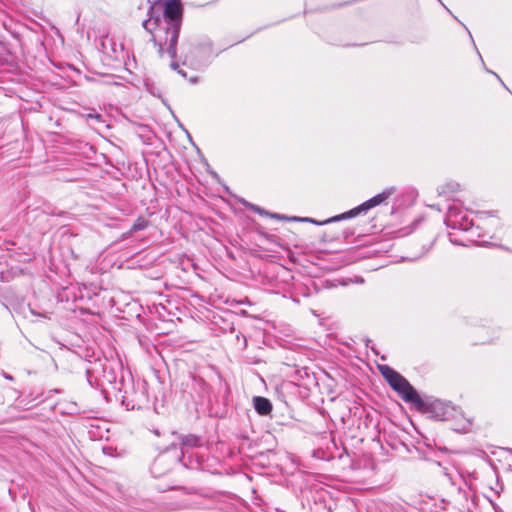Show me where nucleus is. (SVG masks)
<instances>
[{
	"instance_id": "obj_1",
	"label": "nucleus",
	"mask_w": 512,
	"mask_h": 512,
	"mask_svg": "<svg viewBox=\"0 0 512 512\" xmlns=\"http://www.w3.org/2000/svg\"><path fill=\"white\" fill-rule=\"evenodd\" d=\"M183 14L182 0H155L149 6L148 18L143 21L142 26L151 34V40L158 48L159 56L170 58V68L183 78H187L186 72L179 68L180 63L176 60Z\"/></svg>"
},
{
	"instance_id": "obj_2",
	"label": "nucleus",
	"mask_w": 512,
	"mask_h": 512,
	"mask_svg": "<svg viewBox=\"0 0 512 512\" xmlns=\"http://www.w3.org/2000/svg\"><path fill=\"white\" fill-rule=\"evenodd\" d=\"M87 381L94 387H104L111 385L114 390L126 381V374H131L123 367L119 359H105L103 362L94 363L93 366L86 369Z\"/></svg>"
},
{
	"instance_id": "obj_3",
	"label": "nucleus",
	"mask_w": 512,
	"mask_h": 512,
	"mask_svg": "<svg viewBox=\"0 0 512 512\" xmlns=\"http://www.w3.org/2000/svg\"><path fill=\"white\" fill-rule=\"evenodd\" d=\"M445 224L448 228L461 231L465 234L463 240L454 238V234L450 233V241L454 244L466 245V242H479L485 236L482 227L475 225L470 213L458 204L448 207L445 217Z\"/></svg>"
},
{
	"instance_id": "obj_4",
	"label": "nucleus",
	"mask_w": 512,
	"mask_h": 512,
	"mask_svg": "<svg viewBox=\"0 0 512 512\" xmlns=\"http://www.w3.org/2000/svg\"><path fill=\"white\" fill-rule=\"evenodd\" d=\"M118 392L127 410H139L149 403L147 383L140 379L135 381L132 374H126V381L119 386Z\"/></svg>"
},
{
	"instance_id": "obj_5",
	"label": "nucleus",
	"mask_w": 512,
	"mask_h": 512,
	"mask_svg": "<svg viewBox=\"0 0 512 512\" xmlns=\"http://www.w3.org/2000/svg\"><path fill=\"white\" fill-rule=\"evenodd\" d=\"M379 369L390 387L396 391L405 402L413 404L415 408L424 407L425 401L419 396L416 389L405 377L387 365L380 366Z\"/></svg>"
},
{
	"instance_id": "obj_6",
	"label": "nucleus",
	"mask_w": 512,
	"mask_h": 512,
	"mask_svg": "<svg viewBox=\"0 0 512 512\" xmlns=\"http://www.w3.org/2000/svg\"><path fill=\"white\" fill-rule=\"evenodd\" d=\"M211 57L212 45L210 42H206L191 47L187 51L183 50L179 56V61H181L183 66L198 70L207 66Z\"/></svg>"
},
{
	"instance_id": "obj_7",
	"label": "nucleus",
	"mask_w": 512,
	"mask_h": 512,
	"mask_svg": "<svg viewBox=\"0 0 512 512\" xmlns=\"http://www.w3.org/2000/svg\"><path fill=\"white\" fill-rule=\"evenodd\" d=\"M394 192H395L394 187L386 188L381 193L373 196L372 198L363 202L359 206H357L347 212H344L342 214L336 215V216L328 219L327 221H325V223H331V222H336V221H340V220L350 219V218L356 217L362 213H366L368 210L384 203Z\"/></svg>"
},
{
	"instance_id": "obj_8",
	"label": "nucleus",
	"mask_w": 512,
	"mask_h": 512,
	"mask_svg": "<svg viewBox=\"0 0 512 512\" xmlns=\"http://www.w3.org/2000/svg\"><path fill=\"white\" fill-rule=\"evenodd\" d=\"M416 409L422 412H429L435 419L441 421L450 420L454 418L457 413L454 406L441 400H434L431 403L425 402L424 407Z\"/></svg>"
},
{
	"instance_id": "obj_9",
	"label": "nucleus",
	"mask_w": 512,
	"mask_h": 512,
	"mask_svg": "<svg viewBox=\"0 0 512 512\" xmlns=\"http://www.w3.org/2000/svg\"><path fill=\"white\" fill-rule=\"evenodd\" d=\"M176 449V445L173 444L166 452L161 453L154 460L151 466V473L154 477H161L172 469V466L177 462L181 461V457L176 453L172 460H170V453Z\"/></svg>"
},
{
	"instance_id": "obj_10",
	"label": "nucleus",
	"mask_w": 512,
	"mask_h": 512,
	"mask_svg": "<svg viewBox=\"0 0 512 512\" xmlns=\"http://www.w3.org/2000/svg\"><path fill=\"white\" fill-rule=\"evenodd\" d=\"M253 406L255 411L261 416H267L272 411L271 401L262 396H255L253 398Z\"/></svg>"
},
{
	"instance_id": "obj_11",
	"label": "nucleus",
	"mask_w": 512,
	"mask_h": 512,
	"mask_svg": "<svg viewBox=\"0 0 512 512\" xmlns=\"http://www.w3.org/2000/svg\"><path fill=\"white\" fill-rule=\"evenodd\" d=\"M178 439L180 440L181 445L183 448L181 449V456H184L185 450L187 448H194L199 447L202 445L201 438L199 436L188 434V435H180L178 436Z\"/></svg>"
},
{
	"instance_id": "obj_12",
	"label": "nucleus",
	"mask_w": 512,
	"mask_h": 512,
	"mask_svg": "<svg viewBox=\"0 0 512 512\" xmlns=\"http://www.w3.org/2000/svg\"><path fill=\"white\" fill-rule=\"evenodd\" d=\"M148 226V221L143 217H138L133 225L131 226L130 230L128 231V234H132L138 231H142L146 229Z\"/></svg>"
},
{
	"instance_id": "obj_13",
	"label": "nucleus",
	"mask_w": 512,
	"mask_h": 512,
	"mask_svg": "<svg viewBox=\"0 0 512 512\" xmlns=\"http://www.w3.org/2000/svg\"><path fill=\"white\" fill-rule=\"evenodd\" d=\"M458 184L456 183H448L438 188L439 195H445L448 193H453L458 190Z\"/></svg>"
},
{
	"instance_id": "obj_14",
	"label": "nucleus",
	"mask_w": 512,
	"mask_h": 512,
	"mask_svg": "<svg viewBox=\"0 0 512 512\" xmlns=\"http://www.w3.org/2000/svg\"><path fill=\"white\" fill-rule=\"evenodd\" d=\"M249 207H250L251 210H253L254 212H256V213H258L260 215H269L272 218H277V219L283 218V216H281L279 214H270L267 211H265L264 209L260 208L259 206H256V205H253V204H250Z\"/></svg>"
},
{
	"instance_id": "obj_15",
	"label": "nucleus",
	"mask_w": 512,
	"mask_h": 512,
	"mask_svg": "<svg viewBox=\"0 0 512 512\" xmlns=\"http://www.w3.org/2000/svg\"><path fill=\"white\" fill-rule=\"evenodd\" d=\"M193 381L199 386L202 396L209 393V386L203 379L194 377Z\"/></svg>"
},
{
	"instance_id": "obj_16",
	"label": "nucleus",
	"mask_w": 512,
	"mask_h": 512,
	"mask_svg": "<svg viewBox=\"0 0 512 512\" xmlns=\"http://www.w3.org/2000/svg\"><path fill=\"white\" fill-rule=\"evenodd\" d=\"M87 118H88V119H94V120H95V121H97V122H104V121H103V119H102V115H100V114H98V113H94V114L89 113V114L87 115Z\"/></svg>"
},
{
	"instance_id": "obj_17",
	"label": "nucleus",
	"mask_w": 512,
	"mask_h": 512,
	"mask_svg": "<svg viewBox=\"0 0 512 512\" xmlns=\"http://www.w3.org/2000/svg\"><path fill=\"white\" fill-rule=\"evenodd\" d=\"M2 376H3L5 379L9 380V381H13V380H14L13 376H12V375H10V374H8L7 372H4V371H3V372H2Z\"/></svg>"
},
{
	"instance_id": "obj_18",
	"label": "nucleus",
	"mask_w": 512,
	"mask_h": 512,
	"mask_svg": "<svg viewBox=\"0 0 512 512\" xmlns=\"http://www.w3.org/2000/svg\"><path fill=\"white\" fill-rule=\"evenodd\" d=\"M103 452L106 455L112 456V448L111 447H104Z\"/></svg>"
},
{
	"instance_id": "obj_19",
	"label": "nucleus",
	"mask_w": 512,
	"mask_h": 512,
	"mask_svg": "<svg viewBox=\"0 0 512 512\" xmlns=\"http://www.w3.org/2000/svg\"><path fill=\"white\" fill-rule=\"evenodd\" d=\"M190 82L192 83H196L197 82V78L196 77H192L189 79Z\"/></svg>"
},
{
	"instance_id": "obj_20",
	"label": "nucleus",
	"mask_w": 512,
	"mask_h": 512,
	"mask_svg": "<svg viewBox=\"0 0 512 512\" xmlns=\"http://www.w3.org/2000/svg\"><path fill=\"white\" fill-rule=\"evenodd\" d=\"M431 207L436 209V210H438V211H441V208L438 205H432Z\"/></svg>"
},
{
	"instance_id": "obj_21",
	"label": "nucleus",
	"mask_w": 512,
	"mask_h": 512,
	"mask_svg": "<svg viewBox=\"0 0 512 512\" xmlns=\"http://www.w3.org/2000/svg\"><path fill=\"white\" fill-rule=\"evenodd\" d=\"M487 71H488V72H490V73H492V71H490V70H487ZM493 74L497 77V79H499V81H501L500 76H498V75H497L496 73H494V72H493Z\"/></svg>"
},
{
	"instance_id": "obj_22",
	"label": "nucleus",
	"mask_w": 512,
	"mask_h": 512,
	"mask_svg": "<svg viewBox=\"0 0 512 512\" xmlns=\"http://www.w3.org/2000/svg\"><path fill=\"white\" fill-rule=\"evenodd\" d=\"M14 392H15V394H16V397H20V395H21V394H20V392H19V391L15 390Z\"/></svg>"
},
{
	"instance_id": "obj_23",
	"label": "nucleus",
	"mask_w": 512,
	"mask_h": 512,
	"mask_svg": "<svg viewBox=\"0 0 512 512\" xmlns=\"http://www.w3.org/2000/svg\"><path fill=\"white\" fill-rule=\"evenodd\" d=\"M507 451L512 455V448H508Z\"/></svg>"
}]
</instances>
